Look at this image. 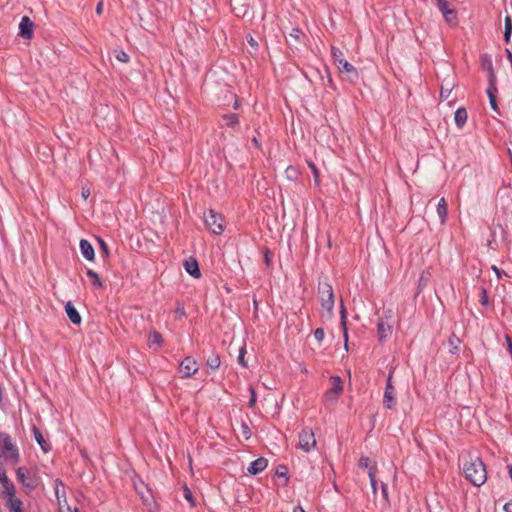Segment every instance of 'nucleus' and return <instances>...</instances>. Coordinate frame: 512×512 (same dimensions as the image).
Returning <instances> with one entry per match:
<instances>
[{"label": "nucleus", "instance_id": "57", "mask_svg": "<svg viewBox=\"0 0 512 512\" xmlns=\"http://www.w3.org/2000/svg\"><path fill=\"white\" fill-rule=\"evenodd\" d=\"M293 512H306L301 506H296L293 509Z\"/></svg>", "mask_w": 512, "mask_h": 512}, {"label": "nucleus", "instance_id": "20", "mask_svg": "<svg viewBox=\"0 0 512 512\" xmlns=\"http://www.w3.org/2000/svg\"><path fill=\"white\" fill-rule=\"evenodd\" d=\"M184 267L186 272L194 278H199L201 276L198 262L195 259L185 261Z\"/></svg>", "mask_w": 512, "mask_h": 512}, {"label": "nucleus", "instance_id": "38", "mask_svg": "<svg viewBox=\"0 0 512 512\" xmlns=\"http://www.w3.org/2000/svg\"><path fill=\"white\" fill-rule=\"evenodd\" d=\"M175 314H176V317H178V318H182L185 316V309H184L183 304H181V303L177 304V307L175 309Z\"/></svg>", "mask_w": 512, "mask_h": 512}, {"label": "nucleus", "instance_id": "29", "mask_svg": "<svg viewBox=\"0 0 512 512\" xmlns=\"http://www.w3.org/2000/svg\"><path fill=\"white\" fill-rule=\"evenodd\" d=\"M368 476L370 479L373 494L376 495L377 494L376 467H370V470L368 471Z\"/></svg>", "mask_w": 512, "mask_h": 512}, {"label": "nucleus", "instance_id": "21", "mask_svg": "<svg viewBox=\"0 0 512 512\" xmlns=\"http://www.w3.org/2000/svg\"><path fill=\"white\" fill-rule=\"evenodd\" d=\"M496 83L495 82H489V87L487 88V95L489 97L490 106L493 110L497 111L498 106L496 102Z\"/></svg>", "mask_w": 512, "mask_h": 512}, {"label": "nucleus", "instance_id": "18", "mask_svg": "<svg viewBox=\"0 0 512 512\" xmlns=\"http://www.w3.org/2000/svg\"><path fill=\"white\" fill-rule=\"evenodd\" d=\"M454 87H455L454 81L450 78H445L441 85V91H440L441 100L448 99Z\"/></svg>", "mask_w": 512, "mask_h": 512}, {"label": "nucleus", "instance_id": "45", "mask_svg": "<svg viewBox=\"0 0 512 512\" xmlns=\"http://www.w3.org/2000/svg\"><path fill=\"white\" fill-rule=\"evenodd\" d=\"M286 174H287V177H288L289 179H293V178H294V176H295V174H296V170H295L294 168H292V167H288V168L286 169Z\"/></svg>", "mask_w": 512, "mask_h": 512}, {"label": "nucleus", "instance_id": "6", "mask_svg": "<svg viewBox=\"0 0 512 512\" xmlns=\"http://www.w3.org/2000/svg\"><path fill=\"white\" fill-rule=\"evenodd\" d=\"M436 7L441 12L445 22L450 26L457 24V12L451 7V4L447 0H433Z\"/></svg>", "mask_w": 512, "mask_h": 512}, {"label": "nucleus", "instance_id": "54", "mask_svg": "<svg viewBox=\"0 0 512 512\" xmlns=\"http://www.w3.org/2000/svg\"><path fill=\"white\" fill-rule=\"evenodd\" d=\"M511 32L512 31H506V30L504 31V39L506 42H509L510 37H511Z\"/></svg>", "mask_w": 512, "mask_h": 512}, {"label": "nucleus", "instance_id": "59", "mask_svg": "<svg viewBox=\"0 0 512 512\" xmlns=\"http://www.w3.org/2000/svg\"><path fill=\"white\" fill-rule=\"evenodd\" d=\"M250 43H251V45H254V41H253V39H252V38H251V40H250Z\"/></svg>", "mask_w": 512, "mask_h": 512}, {"label": "nucleus", "instance_id": "13", "mask_svg": "<svg viewBox=\"0 0 512 512\" xmlns=\"http://www.w3.org/2000/svg\"><path fill=\"white\" fill-rule=\"evenodd\" d=\"M392 331V322L388 319H381L377 325V333L379 341H384L389 337Z\"/></svg>", "mask_w": 512, "mask_h": 512}, {"label": "nucleus", "instance_id": "42", "mask_svg": "<svg viewBox=\"0 0 512 512\" xmlns=\"http://www.w3.org/2000/svg\"><path fill=\"white\" fill-rule=\"evenodd\" d=\"M184 497L186 500H188L193 505L192 493L187 487H185V490H184Z\"/></svg>", "mask_w": 512, "mask_h": 512}, {"label": "nucleus", "instance_id": "55", "mask_svg": "<svg viewBox=\"0 0 512 512\" xmlns=\"http://www.w3.org/2000/svg\"><path fill=\"white\" fill-rule=\"evenodd\" d=\"M507 58L509 59L511 65H512V53L509 49H506Z\"/></svg>", "mask_w": 512, "mask_h": 512}, {"label": "nucleus", "instance_id": "16", "mask_svg": "<svg viewBox=\"0 0 512 512\" xmlns=\"http://www.w3.org/2000/svg\"><path fill=\"white\" fill-rule=\"evenodd\" d=\"M268 465V461L261 457L254 461H252L248 467V472L252 475H256L260 472H262Z\"/></svg>", "mask_w": 512, "mask_h": 512}, {"label": "nucleus", "instance_id": "10", "mask_svg": "<svg viewBox=\"0 0 512 512\" xmlns=\"http://www.w3.org/2000/svg\"><path fill=\"white\" fill-rule=\"evenodd\" d=\"M393 372L394 370L391 368L387 377V383L384 392L383 404L387 409H391L395 404V387L392 383Z\"/></svg>", "mask_w": 512, "mask_h": 512}, {"label": "nucleus", "instance_id": "17", "mask_svg": "<svg viewBox=\"0 0 512 512\" xmlns=\"http://www.w3.org/2000/svg\"><path fill=\"white\" fill-rule=\"evenodd\" d=\"M482 68L489 73V82H496L491 56L485 54L481 57Z\"/></svg>", "mask_w": 512, "mask_h": 512}, {"label": "nucleus", "instance_id": "22", "mask_svg": "<svg viewBox=\"0 0 512 512\" xmlns=\"http://www.w3.org/2000/svg\"><path fill=\"white\" fill-rule=\"evenodd\" d=\"M454 120L456 125L461 128L467 121V111L464 108H458L455 111Z\"/></svg>", "mask_w": 512, "mask_h": 512}, {"label": "nucleus", "instance_id": "8", "mask_svg": "<svg viewBox=\"0 0 512 512\" xmlns=\"http://www.w3.org/2000/svg\"><path fill=\"white\" fill-rule=\"evenodd\" d=\"M3 498L10 512H24L22 501L15 496V489L13 486H6V491H3Z\"/></svg>", "mask_w": 512, "mask_h": 512}, {"label": "nucleus", "instance_id": "26", "mask_svg": "<svg viewBox=\"0 0 512 512\" xmlns=\"http://www.w3.org/2000/svg\"><path fill=\"white\" fill-rule=\"evenodd\" d=\"M86 274L91 279V283H92V285L95 288H101L102 287L103 283L100 280V278H99V276H98V274L96 272H94L91 269H88Z\"/></svg>", "mask_w": 512, "mask_h": 512}, {"label": "nucleus", "instance_id": "39", "mask_svg": "<svg viewBox=\"0 0 512 512\" xmlns=\"http://www.w3.org/2000/svg\"><path fill=\"white\" fill-rule=\"evenodd\" d=\"M314 337L318 342H321L324 339V330L322 328H317L314 331Z\"/></svg>", "mask_w": 512, "mask_h": 512}, {"label": "nucleus", "instance_id": "11", "mask_svg": "<svg viewBox=\"0 0 512 512\" xmlns=\"http://www.w3.org/2000/svg\"><path fill=\"white\" fill-rule=\"evenodd\" d=\"M330 383L331 387L326 392L325 398L326 401L335 402L343 391V381L339 376H332Z\"/></svg>", "mask_w": 512, "mask_h": 512}, {"label": "nucleus", "instance_id": "41", "mask_svg": "<svg viewBox=\"0 0 512 512\" xmlns=\"http://www.w3.org/2000/svg\"><path fill=\"white\" fill-rule=\"evenodd\" d=\"M0 481L4 486V491H6V486H13L12 484H10L5 473L0 474Z\"/></svg>", "mask_w": 512, "mask_h": 512}, {"label": "nucleus", "instance_id": "44", "mask_svg": "<svg viewBox=\"0 0 512 512\" xmlns=\"http://www.w3.org/2000/svg\"><path fill=\"white\" fill-rule=\"evenodd\" d=\"M505 30L512 31V20L509 16H506L505 18Z\"/></svg>", "mask_w": 512, "mask_h": 512}, {"label": "nucleus", "instance_id": "23", "mask_svg": "<svg viewBox=\"0 0 512 512\" xmlns=\"http://www.w3.org/2000/svg\"><path fill=\"white\" fill-rule=\"evenodd\" d=\"M437 214L440 218L441 224H444L447 218V203L444 198H441L438 202Z\"/></svg>", "mask_w": 512, "mask_h": 512}, {"label": "nucleus", "instance_id": "56", "mask_svg": "<svg viewBox=\"0 0 512 512\" xmlns=\"http://www.w3.org/2000/svg\"><path fill=\"white\" fill-rule=\"evenodd\" d=\"M60 512H73L70 507H67L66 510L63 509V506L60 505ZM74 512H78L77 509Z\"/></svg>", "mask_w": 512, "mask_h": 512}, {"label": "nucleus", "instance_id": "48", "mask_svg": "<svg viewBox=\"0 0 512 512\" xmlns=\"http://www.w3.org/2000/svg\"><path fill=\"white\" fill-rule=\"evenodd\" d=\"M492 270L495 272V274L497 275L498 278H501L502 275H506V273L504 271L500 270L496 266H492Z\"/></svg>", "mask_w": 512, "mask_h": 512}, {"label": "nucleus", "instance_id": "1", "mask_svg": "<svg viewBox=\"0 0 512 512\" xmlns=\"http://www.w3.org/2000/svg\"><path fill=\"white\" fill-rule=\"evenodd\" d=\"M463 472L468 481L475 486L483 485L487 480V472L484 463L477 456L468 455L464 459Z\"/></svg>", "mask_w": 512, "mask_h": 512}, {"label": "nucleus", "instance_id": "35", "mask_svg": "<svg viewBox=\"0 0 512 512\" xmlns=\"http://www.w3.org/2000/svg\"><path fill=\"white\" fill-rule=\"evenodd\" d=\"M115 57L118 61L123 62V63H127L129 61V56L127 55L126 52H124L122 50L115 51Z\"/></svg>", "mask_w": 512, "mask_h": 512}, {"label": "nucleus", "instance_id": "36", "mask_svg": "<svg viewBox=\"0 0 512 512\" xmlns=\"http://www.w3.org/2000/svg\"><path fill=\"white\" fill-rule=\"evenodd\" d=\"M359 466L362 468H367L368 471L370 470V467H375V465H372V462L368 457H361L359 460Z\"/></svg>", "mask_w": 512, "mask_h": 512}, {"label": "nucleus", "instance_id": "15", "mask_svg": "<svg viewBox=\"0 0 512 512\" xmlns=\"http://www.w3.org/2000/svg\"><path fill=\"white\" fill-rule=\"evenodd\" d=\"M19 29H20L19 34L22 37L30 38L32 35V31H33V22L30 20L29 17L24 16L20 21Z\"/></svg>", "mask_w": 512, "mask_h": 512}, {"label": "nucleus", "instance_id": "19", "mask_svg": "<svg viewBox=\"0 0 512 512\" xmlns=\"http://www.w3.org/2000/svg\"><path fill=\"white\" fill-rule=\"evenodd\" d=\"M65 311L69 318V320L75 324L78 325L81 323V316L78 313L77 309L72 305L71 302H67L65 305Z\"/></svg>", "mask_w": 512, "mask_h": 512}, {"label": "nucleus", "instance_id": "52", "mask_svg": "<svg viewBox=\"0 0 512 512\" xmlns=\"http://www.w3.org/2000/svg\"><path fill=\"white\" fill-rule=\"evenodd\" d=\"M505 512H512V502H508L503 507Z\"/></svg>", "mask_w": 512, "mask_h": 512}, {"label": "nucleus", "instance_id": "43", "mask_svg": "<svg viewBox=\"0 0 512 512\" xmlns=\"http://www.w3.org/2000/svg\"><path fill=\"white\" fill-rule=\"evenodd\" d=\"M381 493L385 501L388 500V487L386 484L382 483L381 485Z\"/></svg>", "mask_w": 512, "mask_h": 512}, {"label": "nucleus", "instance_id": "51", "mask_svg": "<svg viewBox=\"0 0 512 512\" xmlns=\"http://www.w3.org/2000/svg\"><path fill=\"white\" fill-rule=\"evenodd\" d=\"M102 11H103V2H102V1H100V2L97 4V6H96V13H97V14H101V13H102Z\"/></svg>", "mask_w": 512, "mask_h": 512}, {"label": "nucleus", "instance_id": "2", "mask_svg": "<svg viewBox=\"0 0 512 512\" xmlns=\"http://www.w3.org/2000/svg\"><path fill=\"white\" fill-rule=\"evenodd\" d=\"M319 299L321 307L326 311L327 316L329 318L332 317L334 308V294L332 286L327 281L319 282Z\"/></svg>", "mask_w": 512, "mask_h": 512}, {"label": "nucleus", "instance_id": "37", "mask_svg": "<svg viewBox=\"0 0 512 512\" xmlns=\"http://www.w3.org/2000/svg\"><path fill=\"white\" fill-rule=\"evenodd\" d=\"M228 126H234L238 123V116L236 114H230L225 117Z\"/></svg>", "mask_w": 512, "mask_h": 512}, {"label": "nucleus", "instance_id": "9", "mask_svg": "<svg viewBox=\"0 0 512 512\" xmlns=\"http://www.w3.org/2000/svg\"><path fill=\"white\" fill-rule=\"evenodd\" d=\"M299 446L305 452H309L316 447V439L311 429H302L299 434Z\"/></svg>", "mask_w": 512, "mask_h": 512}, {"label": "nucleus", "instance_id": "28", "mask_svg": "<svg viewBox=\"0 0 512 512\" xmlns=\"http://www.w3.org/2000/svg\"><path fill=\"white\" fill-rule=\"evenodd\" d=\"M55 494L61 505V497L65 498V488L63 483L60 480L55 481Z\"/></svg>", "mask_w": 512, "mask_h": 512}, {"label": "nucleus", "instance_id": "34", "mask_svg": "<svg viewBox=\"0 0 512 512\" xmlns=\"http://www.w3.org/2000/svg\"><path fill=\"white\" fill-rule=\"evenodd\" d=\"M97 241L99 243L100 253H102L104 255V257H108L109 256V248H108V245L106 244V242L104 240H102L101 238H97Z\"/></svg>", "mask_w": 512, "mask_h": 512}, {"label": "nucleus", "instance_id": "47", "mask_svg": "<svg viewBox=\"0 0 512 512\" xmlns=\"http://www.w3.org/2000/svg\"><path fill=\"white\" fill-rule=\"evenodd\" d=\"M481 299H480V302L483 304V305H486L488 303V296H487V293H486V290H482V293H481Z\"/></svg>", "mask_w": 512, "mask_h": 512}, {"label": "nucleus", "instance_id": "12", "mask_svg": "<svg viewBox=\"0 0 512 512\" xmlns=\"http://www.w3.org/2000/svg\"><path fill=\"white\" fill-rule=\"evenodd\" d=\"M198 369L199 368L196 360L190 356L185 357L179 365V372L184 378L193 376L195 373H197Z\"/></svg>", "mask_w": 512, "mask_h": 512}, {"label": "nucleus", "instance_id": "3", "mask_svg": "<svg viewBox=\"0 0 512 512\" xmlns=\"http://www.w3.org/2000/svg\"><path fill=\"white\" fill-rule=\"evenodd\" d=\"M331 53L338 70L341 73H347L351 81L356 80L358 78L357 70L352 64L344 59L343 52L336 47H332Z\"/></svg>", "mask_w": 512, "mask_h": 512}, {"label": "nucleus", "instance_id": "40", "mask_svg": "<svg viewBox=\"0 0 512 512\" xmlns=\"http://www.w3.org/2000/svg\"><path fill=\"white\" fill-rule=\"evenodd\" d=\"M309 167L311 168V170L313 172L315 182L318 184L319 183L318 169L316 168V166L313 163H309Z\"/></svg>", "mask_w": 512, "mask_h": 512}, {"label": "nucleus", "instance_id": "14", "mask_svg": "<svg viewBox=\"0 0 512 512\" xmlns=\"http://www.w3.org/2000/svg\"><path fill=\"white\" fill-rule=\"evenodd\" d=\"M79 247H80L82 256L86 260L92 261L94 259V257H95L94 248L92 247L91 243L88 240L81 239Z\"/></svg>", "mask_w": 512, "mask_h": 512}, {"label": "nucleus", "instance_id": "4", "mask_svg": "<svg viewBox=\"0 0 512 512\" xmlns=\"http://www.w3.org/2000/svg\"><path fill=\"white\" fill-rule=\"evenodd\" d=\"M206 227L214 234L219 235L224 230V219L221 214L214 210H209L204 215Z\"/></svg>", "mask_w": 512, "mask_h": 512}, {"label": "nucleus", "instance_id": "50", "mask_svg": "<svg viewBox=\"0 0 512 512\" xmlns=\"http://www.w3.org/2000/svg\"><path fill=\"white\" fill-rule=\"evenodd\" d=\"M506 342H507V349L509 351V354L512 357V340L508 335L506 336Z\"/></svg>", "mask_w": 512, "mask_h": 512}, {"label": "nucleus", "instance_id": "49", "mask_svg": "<svg viewBox=\"0 0 512 512\" xmlns=\"http://www.w3.org/2000/svg\"><path fill=\"white\" fill-rule=\"evenodd\" d=\"M90 189L88 187L82 188V197L86 200L90 196Z\"/></svg>", "mask_w": 512, "mask_h": 512}, {"label": "nucleus", "instance_id": "27", "mask_svg": "<svg viewBox=\"0 0 512 512\" xmlns=\"http://www.w3.org/2000/svg\"><path fill=\"white\" fill-rule=\"evenodd\" d=\"M135 488H136L137 493L141 497V499L144 502H148L149 501V491L146 488V486L144 485V483H140V485L135 484Z\"/></svg>", "mask_w": 512, "mask_h": 512}, {"label": "nucleus", "instance_id": "5", "mask_svg": "<svg viewBox=\"0 0 512 512\" xmlns=\"http://www.w3.org/2000/svg\"><path fill=\"white\" fill-rule=\"evenodd\" d=\"M16 475L18 481L30 490L34 489L39 484V478L33 470H29L25 467H19L16 471Z\"/></svg>", "mask_w": 512, "mask_h": 512}, {"label": "nucleus", "instance_id": "46", "mask_svg": "<svg viewBox=\"0 0 512 512\" xmlns=\"http://www.w3.org/2000/svg\"><path fill=\"white\" fill-rule=\"evenodd\" d=\"M250 392H251V398H250L249 404H250V406H254V404L256 402V393L252 387H250Z\"/></svg>", "mask_w": 512, "mask_h": 512}, {"label": "nucleus", "instance_id": "53", "mask_svg": "<svg viewBox=\"0 0 512 512\" xmlns=\"http://www.w3.org/2000/svg\"><path fill=\"white\" fill-rule=\"evenodd\" d=\"M299 34H300V30L294 29L293 32L290 34V36L295 38V39H298Z\"/></svg>", "mask_w": 512, "mask_h": 512}, {"label": "nucleus", "instance_id": "33", "mask_svg": "<svg viewBox=\"0 0 512 512\" xmlns=\"http://www.w3.org/2000/svg\"><path fill=\"white\" fill-rule=\"evenodd\" d=\"M245 354H246V348L245 346H242L240 349H239V355H238V358H237V362L243 366V367H247V362L245 360Z\"/></svg>", "mask_w": 512, "mask_h": 512}, {"label": "nucleus", "instance_id": "7", "mask_svg": "<svg viewBox=\"0 0 512 512\" xmlns=\"http://www.w3.org/2000/svg\"><path fill=\"white\" fill-rule=\"evenodd\" d=\"M0 456L5 458L6 460H18V451L16 447L12 444L9 436L0 435Z\"/></svg>", "mask_w": 512, "mask_h": 512}, {"label": "nucleus", "instance_id": "32", "mask_svg": "<svg viewBox=\"0 0 512 512\" xmlns=\"http://www.w3.org/2000/svg\"><path fill=\"white\" fill-rule=\"evenodd\" d=\"M460 343V339L458 337H456L455 335H453L452 337H450L449 339V347H450V352L455 354L457 353L458 351V344Z\"/></svg>", "mask_w": 512, "mask_h": 512}, {"label": "nucleus", "instance_id": "25", "mask_svg": "<svg viewBox=\"0 0 512 512\" xmlns=\"http://www.w3.org/2000/svg\"><path fill=\"white\" fill-rule=\"evenodd\" d=\"M341 325L343 327V336L345 340V349L348 350V332L346 327V310L344 308V305L341 304Z\"/></svg>", "mask_w": 512, "mask_h": 512}, {"label": "nucleus", "instance_id": "31", "mask_svg": "<svg viewBox=\"0 0 512 512\" xmlns=\"http://www.w3.org/2000/svg\"><path fill=\"white\" fill-rule=\"evenodd\" d=\"M220 358L218 355H212L207 359V365L211 369H217L220 366Z\"/></svg>", "mask_w": 512, "mask_h": 512}, {"label": "nucleus", "instance_id": "58", "mask_svg": "<svg viewBox=\"0 0 512 512\" xmlns=\"http://www.w3.org/2000/svg\"><path fill=\"white\" fill-rule=\"evenodd\" d=\"M509 476L512 479V466H509Z\"/></svg>", "mask_w": 512, "mask_h": 512}, {"label": "nucleus", "instance_id": "30", "mask_svg": "<svg viewBox=\"0 0 512 512\" xmlns=\"http://www.w3.org/2000/svg\"><path fill=\"white\" fill-rule=\"evenodd\" d=\"M148 343L150 346H152L153 344L160 346L162 343V336L158 332L152 331L149 333Z\"/></svg>", "mask_w": 512, "mask_h": 512}, {"label": "nucleus", "instance_id": "24", "mask_svg": "<svg viewBox=\"0 0 512 512\" xmlns=\"http://www.w3.org/2000/svg\"><path fill=\"white\" fill-rule=\"evenodd\" d=\"M33 431H34V438H35L36 442L40 445V447L43 449V451L47 452L50 449V446L45 441L42 433L37 428H34Z\"/></svg>", "mask_w": 512, "mask_h": 512}]
</instances>
